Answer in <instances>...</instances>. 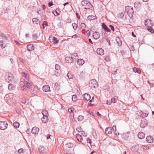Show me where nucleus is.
Returning <instances> with one entry per match:
<instances>
[{
  "instance_id": "nucleus-1",
  "label": "nucleus",
  "mask_w": 154,
  "mask_h": 154,
  "mask_svg": "<svg viewBox=\"0 0 154 154\" xmlns=\"http://www.w3.org/2000/svg\"><path fill=\"white\" fill-rule=\"evenodd\" d=\"M81 5L85 6L84 9H91L93 8V6L91 3L86 0H83L81 2Z\"/></svg>"
},
{
  "instance_id": "nucleus-2",
  "label": "nucleus",
  "mask_w": 154,
  "mask_h": 154,
  "mask_svg": "<svg viewBox=\"0 0 154 154\" xmlns=\"http://www.w3.org/2000/svg\"><path fill=\"white\" fill-rule=\"evenodd\" d=\"M125 11L129 17L131 18L133 15L134 11L133 8L130 6H126L125 7Z\"/></svg>"
},
{
  "instance_id": "nucleus-3",
  "label": "nucleus",
  "mask_w": 154,
  "mask_h": 154,
  "mask_svg": "<svg viewBox=\"0 0 154 154\" xmlns=\"http://www.w3.org/2000/svg\"><path fill=\"white\" fill-rule=\"evenodd\" d=\"M98 83L95 79L91 80L89 83V86L91 88H95L97 87Z\"/></svg>"
},
{
  "instance_id": "nucleus-4",
  "label": "nucleus",
  "mask_w": 154,
  "mask_h": 154,
  "mask_svg": "<svg viewBox=\"0 0 154 154\" xmlns=\"http://www.w3.org/2000/svg\"><path fill=\"white\" fill-rule=\"evenodd\" d=\"M8 127L7 123L5 121L0 122V129L2 130H5Z\"/></svg>"
},
{
  "instance_id": "nucleus-5",
  "label": "nucleus",
  "mask_w": 154,
  "mask_h": 154,
  "mask_svg": "<svg viewBox=\"0 0 154 154\" xmlns=\"http://www.w3.org/2000/svg\"><path fill=\"white\" fill-rule=\"evenodd\" d=\"M5 79L8 82H12L13 80V74L11 73H8V74L6 75Z\"/></svg>"
},
{
  "instance_id": "nucleus-6",
  "label": "nucleus",
  "mask_w": 154,
  "mask_h": 154,
  "mask_svg": "<svg viewBox=\"0 0 154 154\" xmlns=\"http://www.w3.org/2000/svg\"><path fill=\"white\" fill-rule=\"evenodd\" d=\"M49 40L51 42L54 44H57L58 42V38L54 36L49 37Z\"/></svg>"
},
{
  "instance_id": "nucleus-7",
  "label": "nucleus",
  "mask_w": 154,
  "mask_h": 154,
  "mask_svg": "<svg viewBox=\"0 0 154 154\" xmlns=\"http://www.w3.org/2000/svg\"><path fill=\"white\" fill-rule=\"evenodd\" d=\"M55 69L56 70L55 71V75L57 76L59 75L60 74V67L58 64H56L55 66Z\"/></svg>"
},
{
  "instance_id": "nucleus-8",
  "label": "nucleus",
  "mask_w": 154,
  "mask_h": 154,
  "mask_svg": "<svg viewBox=\"0 0 154 154\" xmlns=\"http://www.w3.org/2000/svg\"><path fill=\"white\" fill-rule=\"evenodd\" d=\"M102 28L104 30L105 32H110V29L104 23H102Z\"/></svg>"
},
{
  "instance_id": "nucleus-9",
  "label": "nucleus",
  "mask_w": 154,
  "mask_h": 154,
  "mask_svg": "<svg viewBox=\"0 0 154 154\" xmlns=\"http://www.w3.org/2000/svg\"><path fill=\"white\" fill-rule=\"evenodd\" d=\"M39 131V128L36 127H33L32 130V132L34 134H37Z\"/></svg>"
},
{
  "instance_id": "nucleus-10",
  "label": "nucleus",
  "mask_w": 154,
  "mask_h": 154,
  "mask_svg": "<svg viewBox=\"0 0 154 154\" xmlns=\"http://www.w3.org/2000/svg\"><path fill=\"white\" fill-rule=\"evenodd\" d=\"M146 141L149 143H152L153 141V137L151 136H147L146 138Z\"/></svg>"
},
{
  "instance_id": "nucleus-11",
  "label": "nucleus",
  "mask_w": 154,
  "mask_h": 154,
  "mask_svg": "<svg viewBox=\"0 0 154 154\" xmlns=\"http://www.w3.org/2000/svg\"><path fill=\"white\" fill-rule=\"evenodd\" d=\"M100 36V34L98 32H94L93 35V38L95 39H97L99 38Z\"/></svg>"
},
{
  "instance_id": "nucleus-12",
  "label": "nucleus",
  "mask_w": 154,
  "mask_h": 154,
  "mask_svg": "<svg viewBox=\"0 0 154 154\" xmlns=\"http://www.w3.org/2000/svg\"><path fill=\"white\" fill-rule=\"evenodd\" d=\"M65 60L67 63H72L73 61V58L70 57H66L65 58Z\"/></svg>"
},
{
  "instance_id": "nucleus-13",
  "label": "nucleus",
  "mask_w": 154,
  "mask_h": 154,
  "mask_svg": "<svg viewBox=\"0 0 154 154\" xmlns=\"http://www.w3.org/2000/svg\"><path fill=\"white\" fill-rule=\"evenodd\" d=\"M147 123L146 120L143 119L141 120V123L140 124V126L142 128H144Z\"/></svg>"
},
{
  "instance_id": "nucleus-14",
  "label": "nucleus",
  "mask_w": 154,
  "mask_h": 154,
  "mask_svg": "<svg viewBox=\"0 0 154 154\" xmlns=\"http://www.w3.org/2000/svg\"><path fill=\"white\" fill-rule=\"evenodd\" d=\"M97 53L100 55H103L104 54V50L101 48H98L97 51Z\"/></svg>"
},
{
  "instance_id": "nucleus-15",
  "label": "nucleus",
  "mask_w": 154,
  "mask_h": 154,
  "mask_svg": "<svg viewBox=\"0 0 154 154\" xmlns=\"http://www.w3.org/2000/svg\"><path fill=\"white\" fill-rule=\"evenodd\" d=\"M43 90L45 92H48L50 91V88L49 86L48 85H44L42 88Z\"/></svg>"
},
{
  "instance_id": "nucleus-16",
  "label": "nucleus",
  "mask_w": 154,
  "mask_h": 154,
  "mask_svg": "<svg viewBox=\"0 0 154 154\" xmlns=\"http://www.w3.org/2000/svg\"><path fill=\"white\" fill-rule=\"evenodd\" d=\"M105 132L107 134H111L112 132L111 128L107 127L105 130Z\"/></svg>"
},
{
  "instance_id": "nucleus-17",
  "label": "nucleus",
  "mask_w": 154,
  "mask_h": 154,
  "mask_svg": "<svg viewBox=\"0 0 154 154\" xmlns=\"http://www.w3.org/2000/svg\"><path fill=\"white\" fill-rule=\"evenodd\" d=\"M83 97L87 101L90 100L91 96L90 94H88L85 93L83 95Z\"/></svg>"
},
{
  "instance_id": "nucleus-18",
  "label": "nucleus",
  "mask_w": 154,
  "mask_h": 154,
  "mask_svg": "<svg viewBox=\"0 0 154 154\" xmlns=\"http://www.w3.org/2000/svg\"><path fill=\"white\" fill-rule=\"evenodd\" d=\"M27 50L29 51H32L34 49V47L32 45H28L27 46Z\"/></svg>"
},
{
  "instance_id": "nucleus-19",
  "label": "nucleus",
  "mask_w": 154,
  "mask_h": 154,
  "mask_svg": "<svg viewBox=\"0 0 154 154\" xmlns=\"http://www.w3.org/2000/svg\"><path fill=\"white\" fill-rule=\"evenodd\" d=\"M138 137L140 139H143L145 137V134L142 132H140L138 134Z\"/></svg>"
},
{
  "instance_id": "nucleus-20",
  "label": "nucleus",
  "mask_w": 154,
  "mask_h": 154,
  "mask_svg": "<svg viewBox=\"0 0 154 154\" xmlns=\"http://www.w3.org/2000/svg\"><path fill=\"white\" fill-rule=\"evenodd\" d=\"M145 25L148 27H150L152 26V24L151 23V22L149 20H146L145 21Z\"/></svg>"
},
{
  "instance_id": "nucleus-21",
  "label": "nucleus",
  "mask_w": 154,
  "mask_h": 154,
  "mask_svg": "<svg viewBox=\"0 0 154 154\" xmlns=\"http://www.w3.org/2000/svg\"><path fill=\"white\" fill-rule=\"evenodd\" d=\"M25 81L24 82L21 81L20 82V85L22 87V89L23 91H24L25 90L26 85H25Z\"/></svg>"
},
{
  "instance_id": "nucleus-22",
  "label": "nucleus",
  "mask_w": 154,
  "mask_h": 154,
  "mask_svg": "<svg viewBox=\"0 0 154 154\" xmlns=\"http://www.w3.org/2000/svg\"><path fill=\"white\" fill-rule=\"evenodd\" d=\"M41 119L43 123H46L48 120V116H42V117L41 118Z\"/></svg>"
},
{
  "instance_id": "nucleus-23",
  "label": "nucleus",
  "mask_w": 154,
  "mask_h": 154,
  "mask_svg": "<svg viewBox=\"0 0 154 154\" xmlns=\"http://www.w3.org/2000/svg\"><path fill=\"white\" fill-rule=\"evenodd\" d=\"M76 137L79 141L81 142L82 140V136L81 135L77 134L76 135Z\"/></svg>"
},
{
  "instance_id": "nucleus-24",
  "label": "nucleus",
  "mask_w": 154,
  "mask_h": 154,
  "mask_svg": "<svg viewBox=\"0 0 154 154\" xmlns=\"http://www.w3.org/2000/svg\"><path fill=\"white\" fill-rule=\"evenodd\" d=\"M116 41L118 45L119 46H121L122 44L121 40L119 38H116Z\"/></svg>"
},
{
  "instance_id": "nucleus-25",
  "label": "nucleus",
  "mask_w": 154,
  "mask_h": 154,
  "mask_svg": "<svg viewBox=\"0 0 154 154\" xmlns=\"http://www.w3.org/2000/svg\"><path fill=\"white\" fill-rule=\"evenodd\" d=\"M84 62V61L82 59H79L77 60V63L79 65H82Z\"/></svg>"
},
{
  "instance_id": "nucleus-26",
  "label": "nucleus",
  "mask_w": 154,
  "mask_h": 154,
  "mask_svg": "<svg viewBox=\"0 0 154 154\" xmlns=\"http://www.w3.org/2000/svg\"><path fill=\"white\" fill-rule=\"evenodd\" d=\"M32 21L33 23L38 24L39 23L40 21L37 18H34L32 19Z\"/></svg>"
},
{
  "instance_id": "nucleus-27",
  "label": "nucleus",
  "mask_w": 154,
  "mask_h": 154,
  "mask_svg": "<svg viewBox=\"0 0 154 154\" xmlns=\"http://www.w3.org/2000/svg\"><path fill=\"white\" fill-rule=\"evenodd\" d=\"M108 38H106L105 40H103L102 42V44H104V43H107L108 45L110 46V41L108 40Z\"/></svg>"
},
{
  "instance_id": "nucleus-28",
  "label": "nucleus",
  "mask_w": 154,
  "mask_h": 154,
  "mask_svg": "<svg viewBox=\"0 0 154 154\" xmlns=\"http://www.w3.org/2000/svg\"><path fill=\"white\" fill-rule=\"evenodd\" d=\"M59 11V9H56L54 11H53V13L55 16H57L59 15V13H58V11Z\"/></svg>"
},
{
  "instance_id": "nucleus-29",
  "label": "nucleus",
  "mask_w": 154,
  "mask_h": 154,
  "mask_svg": "<svg viewBox=\"0 0 154 154\" xmlns=\"http://www.w3.org/2000/svg\"><path fill=\"white\" fill-rule=\"evenodd\" d=\"M118 17L119 18L123 19L124 17V14L123 12L119 13L118 14Z\"/></svg>"
},
{
  "instance_id": "nucleus-30",
  "label": "nucleus",
  "mask_w": 154,
  "mask_h": 154,
  "mask_svg": "<svg viewBox=\"0 0 154 154\" xmlns=\"http://www.w3.org/2000/svg\"><path fill=\"white\" fill-rule=\"evenodd\" d=\"M25 85L26 87L27 88H30L31 86V85L29 82L26 81Z\"/></svg>"
},
{
  "instance_id": "nucleus-31",
  "label": "nucleus",
  "mask_w": 154,
  "mask_h": 154,
  "mask_svg": "<svg viewBox=\"0 0 154 154\" xmlns=\"http://www.w3.org/2000/svg\"><path fill=\"white\" fill-rule=\"evenodd\" d=\"M54 87L55 89V91H57L59 89V85H58V83H55Z\"/></svg>"
},
{
  "instance_id": "nucleus-32",
  "label": "nucleus",
  "mask_w": 154,
  "mask_h": 154,
  "mask_svg": "<svg viewBox=\"0 0 154 154\" xmlns=\"http://www.w3.org/2000/svg\"><path fill=\"white\" fill-rule=\"evenodd\" d=\"M73 146V144L71 143H68L66 144V146L68 148H71Z\"/></svg>"
},
{
  "instance_id": "nucleus-33",
  "label": "nucleus",
  "mask_w": 154,
  "mask_h": 154,
  "mask_svg": "<svg viewBox=\"0 0 154 154\" xmlns=\"http://www.w3.org/2000/svg\"><path fill=\"white\" fill-rule=\"evenodd\" d=\"M13 125L15 128H18L19 127L20 124L18 122H14Z\"/></svg>"
},
{
  "instance_id": "nucleus-34",
  "label": "nucleus",
  "mask_w": 154,
  "mask_h": 154,
  "mask_svg": "<svg viewBox=\"0 0 154 154\" xmlns=\"http://www.w3.org/2000/svg\"><path fill=\"white\" fill-rule=\"evenodd\" d=\"M147 29L148 31L151 32L152 33H154V31L152 27V26L148 27H147Z\"/></svg>"
},
{
  "instance_id": "nucleus-35",
  "label": "nucleus",
  "mask_w": 154,
  "mask_h": 154,
  "mask_svg": "<svg viewBox=\"0 0 154 154\" xmlns=\"http://www.w3.org/2000/svg\"><path fill=\"white\" fill-rule=\"evenodd\" d=\"M38 89L37 87H34L32 91V93L33 94H35L37 93L38 91Z\"/></svg>"
},
{
  "instance_id": "nucleus-36",
  "label": "nucleus",
  "mask_w": 154,
  "mask_h": 154,
  "mask_svg": "<svg viewBox=\"0 0 154 154\" xmlns=\"http://www.w3.org/2000/svg\"><path fill=\"white\" fill-rule=\"evenodd\" d=\"M95 18V16L93 15H89L88 16V19L89 20H94Z\"/></svg>"
},
{
  "instance_id": "nucleus-37",
  "label": "nucleus",
  "mask_w": 154,
  "mask_h": 154,
  "mask_svg": "<svg viewBox=\"0 0 154 154\" xmlns=\"http://www.w3.org/2000/svg\"><path fill=\"white\" fill-rule=\"evenodd\" d=\"M14 87V85L11 84H9L8 86V89L9 90H11L13 89Z\"/></svg>"
},
{
  "instance_id": "nucleus-38",
  "label": "nucleus",
  "mask_w": 154,
  "mask_h": 154,
  "mask_svg": "<svg viewBox=\"0 0 154 154\" xmlns=\"http://www.w3.org/2000/svg\"><path fill=\"white\" fill-rule=\"evenodd\" d=\"M67 76L68 77L69 79H72L73 77V76L72 75L71 73L69 72H68L67 75Z\"/></svg>"
},
{
  "instance_id": "nucleus-39",
  "label": "nucleus",
  "mask_w": 154,
  "mask_h": 154,
  "mask_svg": "<svg viewBox=\"0 0 154 154\" xmlns=\"http://www.w3.org/2000/svg\"><path fill=\"white\" fill-rule=\"evenodd\" d=\"M1 36L2 39L5 40H7V37H6V35L2 33L1 35Z\"/></svg>"
},
{
  "instance_id": "nucleus-40",
  "label": "nucleus",
  "mask_w": 154,
  "mask_h": 154,
  "mask_svg": "<svg viewBox=\"0 0 154 154\" xmlns=\"http://www.w3.org/2000/svg\"><path fill=\"white\" fill-rule=\"evenodd\" d=\"M140 3L138 2H135L134 4V7L135 8H138L140 7Z\"/></svg>"
},
{
  "instance_id": "nucleus-41",
  "label": "nucleus",
  "mask_w": 154,
  "mask_h": 154,
  "mask_svg": "<svg viewBox=\"0 0 154 154\" xmlns=\"http://www.w3.org/2000/svg\"><path fill=\"white\" fill-rule=\"evenodd\" d=\"M133 71L135 72H137L138 74H140V70H138L135 67H134L133 68Z\"/></svg>"
},
{
  "instance_id": "nucleus-42",
  "label": "nucleus",
  "mask_w": 154,
  "mask_h": 154,
  "mask_svg": "<svg viewBox=\"0 0 154 154\" xmlns=\"http://www.w3.org/2000/svg\"><path fill=\"white\" fill-rule=\"evenodd\" d=\"M42 26L43 29H44L45 28V26H48V23L47 22L45 21L43 23Z\"/></svg>"
},
{
  "instance_id": "nucleus-43",
  "label": "nucleus",
  "mask_w": 154,
  "mask_h": 154,
  "mask_svg": "<svg viewBox=\"0 0 154 154\" xmlns=\"http://www.w3.org/2000/svg\"><path fill=\"white\" fill-rule=\"evenodd\" d=\"M77 119L79 121H81L84 119L83 116H78Z\"/></svg>"
},
{
  "instance_id": "nucleus-44",
  "label": "nucleus",
  "mask_w": 154,
  "mask_h": 154,
  "mask_svg": "<svg viewBox=\"0 0 154 154\" xmlns=\"http://www.w3.org/2000/svg\"><path fill=\"white\" fill-rule=\"evenodd\" d=\"M72 25L73 26V28L75 30L78 27L76 23H73L72 24Z\"/></svg>"
},
{
  "instance_id": "nucleus-45",
  "label": "nucleus",
  "mask_w": 154,
  "mask_h": 154,
  "mask_svg": "<svg viewBox=\"0 0 154 154\" xmlns=\"http://www.w3.org/2000/svg\"><path fill=\"white\" fill-rule=\"evenodd\" d=\"M77 97L76 95L75 94L73 95L72 98V101H75L77 100Z\"/></svg>"
},
{
  "instance_id": "nucleus-46",
  "label": "nucleus",
  "mask_w": 154,
  "mask_h": 154,
  "mask_svg": "<svg viewBox=\"0 0 154 154\" xmlns=\"http://www.w3.org/2000/svg\"><path fill=\"white\" fill-rule=\"evenodd\" d=\"M43 115V116H47L48 114V112L46 110H45L42 111V113Z\"/></svg>"
},
{
  "instance_id": "nucleus-47",
  "label": "nucleus",
  "mask_w": 154,
  "mask_h": 154,
  "mask_svg": "<svg viewBox=\"0 0 154 154\" xmlns=\"http://www.w3.org/2000/svg\"><path fill=\"white\" fill-rule=\"evenodd\" d=\"M3 44V41H0V45L1 48H4L5 47V46Z\"/></svg>"
},
{
  "instance_id": "nucleus-48",
  "label": "nucleus",
  "mask_w": 154,
  "mask_h": 154,
  "mask_svg": "<svg viewBox=\"0 0 154 154\" xmlns=\"http://www.w3.org/2000/svg\"><path fill=\"white\" fill-rule=\"evenodd\" d=\"M38 35L37 33H34L33 35V38L34 39H36L37 38Z\"/></svg>"
},
{
  "instance_id": "nucleus-49",
  "label": "nucleus",
  "mask_w": 154,
  "mask_h": 154,
  "mask_svg": "<svg viewBox=\"0 0 154 154\" xmlns=\"http://www.w3.org/2000/svg\"><path fill=\"white\" fill-rule=\"evenodd\" d=\"M109 27L113 31H115V29L114 26L111 25H110L109 26Z\"/></svg>"
},
{
  "instance_id": "nucleus-50",
  "label": "nucleus",
  "mask_w": 154,
  "mask_h": 154,
  "mask_svg": "<svg viewBox=\"0 0 154 154\" xmlns=\"http://www.w3.org/2000/svg\"><path fill=\"white\" fill-rule=\"evenodd\" d=\"M104 60L108 62L110 60L109 57V56H107L105 58Z\"/></svg>"
},
{
  "instance_id": "nucleus-51",
  "label": "nucleus",
  "mask_w": 154,
  "mask_h": 154,
  "mask_svg": "<svg viewBox=\"0 0 154 154\" xmlns=\"http://www.w3.org/2000/svg\"><path fill=\"white\" fill-rule=\"evenodd\" d=\"M25 79H24V81H25V80L26 81H29V75L27 74L26 75V76L24 78Z\"/></svg>"
},
{
  "instance_id": "nucleus-52",
  "label": "nucleus",
  "mask_w": 154,
  "mask_h": 154,
  "mask_svg": "<svg viewBox=\"0 0 154 154\" xmlns=\"http://www.w3.org/2000/svg\"><path fill=\"white\" fill-rule=\"evenodd\" d=\"M91 33L90 31L89 30H88L86 31V35L88 37H89Z\"/></svg>"
},
{
  "instance_id": "nucleus-53",
  "label": "nucleus",
  "mask_w": 154,
  "mask_h": 154,
  "mask_svg": "<svg viewBox=\"0 0 154 154\" xmlns=\"http://www.w3.org/2000/svg\"><path fill=\"white\" fill-rule=\"evenodd\" d=\"M23 149L22 148H21V149H19L18 150V152L19 153H21L23 152Z\"/></svg>"
},
{
  "instance_id": "nucleus-54",
  "label": "nucleus",
  "mask_w": 154,
  "mask_h": 154,
  "mask_svg": "<svg viewBox=\"0 0 154 154\" xmlns=\"http://www.w3.org/2000/svg\"><path fill=\"white\" fill-rule=\"evenodd\" d=\"M116 100L114 98V97H112V98H111V102H112L113 103H116Z\"/></svg>"
},
{
  "instance_id": "nucleus-55",
  "label": "nucleus",
  "mask_w": 154,
  "mask_h": 154,
  "mask_svg": "<svg viewBox=\"0 0 154 154\" xmlns=\"http://www.w3.org/2000/svg\"><path fill=\"white\" fill-rule=\"evenodd\" d=\"M121 54L122 55H124L126 53V52L124 50H122L120 52Z\"/></svg>"
},
{
  "instance_id": "nucleus-56",
  "label": "nucleus",
  "mask_w": 154,
  "mask_h": 154,
  "mask_svg": "<svg viewBox=\"0 0 154 154\" xmlns=\"http://www.w3.org/2000/svg\"><path fill=\"white\" fill-rule=\"evenodd\" d=\"M81 26L82 28H84L85 27V24L84 23H82L81 24Z\"/></svg>"
},
{
  "instance_id": "nucleus-57",
  "label": "nucleus",
  "mask_w": 154,
  "mask_h": 154,
  "mask_svg": "<svg viewBox=\"0 0 154 154\" xmlns=\"http://www.w3.org/2000/svg\"><path fill=\"white\" fill-rule=\"evenodd\" d=\"M27 75V74L25 72H23V73H22V75L23 76L24 78H25V77H26V75Z\"/></svg>"
},
{
  "instance_id": "nucleus-58",
  "label": "nucleus",
  "mask_w": 154,
  "mask_h": 154,
  "mask_svg": "<svg viewBox=\"0 0 154 154\" xmlns=\"http://www.w3.org/2000/svg\"><path fill=\"white\" fill-rule=\"evenodd\" d=\"M44 147H42L41 148L39 149V152H42V153H43L44 152L43 151L44 149Z\"/></svg>"
},
{
  "instance_id": "nucleus-59",
  "label": "nucleus",
  "mask_w": 154,
  "mask_h": 154,
  "mask_svg": "<svg viewBox=\"0 0 154 154\" xmlns=\"http://www.w3.org/2000/svg\"><path fill=\"white\" fill-rule=\"evenodd\" d=\"M112 129H113V130L115 131V132H116V126H113L112 127Z\"/></svg>"
},
{
  "instance_id": "nucleus-60",
  "label": "nucleus",
  "mask_w": 154,
  "mask_h": 154,
  "mask_svg": "<svg viewBox=\"0 0 154 154\" xmlns=\"http://www.w3.org/2000/svg\"><path fill=\"white\" fill-rule=\"evenodd\" d=\"M16 112L17 113H18V114H21L22 111L20 110H17L16 111Z\"/></svg>"
},
{
  "instance_id": "nucleus-61",
  "label": "nucleus",
  "mask_w": 154,
  "mask_h": 154,
  "mask_svg": "<svg viewBox=\"0 0 154 154\" xmlns=\"http://www.w3.org/2000/svg\"><path fill=\"white\" fill-rule=\"evenodd\" d=\"M21 102L23 103H25L26 102V99H23L21 100Z\"/></svg>"
},
{
  "instance_id": "nucleus-62",
  "label": "nucleus",
  "mask_w": 154,
  "mask_h": 154,
  "mask_svg": "<svg viewBox=\"0 0 154 154\" xmlns=\"http://www.w3.org/2000/svg\"><path fill=\"white\" fill-rule=\"evenodd\" d=\"M68 110L69 112L71 113L73 111V109L69 108L68 109Z\"/></svg>"
},
{
  "instance_id": "nucleus-63",
  "label": "nucleus",
  "mask_w": 154,
  "mask_h": 154,
  "mask_svg": "<svg viewBox=\"0 0 154 154\" xmlns=\"http://www.w3.org/2000/svg\"><path fill=\"white\" fill-rule=\"evenodd\" d=\"M77 37H78V36L76 34L74 35H73L72 36V38H77Z\"/></svg>"
},
{
  "instance_id": "nucleus-64",
  "label": "nucleus",
  "mask_w": 154,
  "mask_h": 154,
  "mask_svg": "<svg viewBox=\"0 0 154 154\" xmlns=\"http://www.w3.org/2000/svg\"><path fill=\"white\" fill-rule=\"evenodd\" d=\"M53 5V2H49L48 3V5L49 7H51V6H52Z\"/></svg>"
}]
</instances>
